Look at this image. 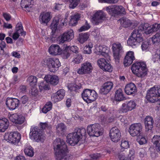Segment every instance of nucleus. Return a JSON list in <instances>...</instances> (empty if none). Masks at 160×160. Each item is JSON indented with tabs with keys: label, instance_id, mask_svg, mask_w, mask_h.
<instances>
[{
	"label": "nucleus",
	"instance_id": "obj_19",
	"mask_svg": "<svg viewBox=\"0 0 160 160\" xmlns=\"http://www.w3.org/2000/svg\"><path fill=\"white\" fill-rule=\"evenodd\" d=\"M113 56L116 61L118 62L120 58V53L122 52V47L119 43H114L112 45Z\"/></svg>",
	"mask_w": 160,
	"mask_h": 160
},
{
	"label": "nucleus",
	"instance_id": "obj_61",
	"mask_svg": "<svg viewBox=\"0 0 160 160\" xmlns=\"http://www.w3.org/2000/svg\"><path fill=\"white\" fill-rule=\"evenodd\" d=\"M149 46L148 43V42H145L142 43L141 46L142 48V50H146Z\"/></svg>",
	"mask_w": 160,
	"mask_h": 160
},
{
	"label": "nucleus",
	"instance_id": "obj_37",
	"mask_svg": "<svg viewBox=\"0 0 160 160\" xmlns=\"http://www.w3.org/2000/svg\"><path fill=\"white\" fill-rule=\"evenodd\" d=\"M46 81L41 82L39 85L40 91L47 90L49 89V87Z\"/></svg>",
	"mask_w": 160,
	"mask_h": 160
},
{
	"label": "nucleus",
	"instance_id": "obj_36",
	"mask_svg": "<svg viewBox=\"0 0 160 160\" xmlns=\"http://www.w3.org/2000/svg\"><path fill=\"white\" fill-rule=\"evenodd\" d=\"M69 46L66 47L62 52L61 51V55L63 58L67 59L70 56V53L69 50Z\"/></svg>",
	"mask_w": 160,
	"mask_h": 160
},
{
	"label": "nucleus",
	"instance_id": "obj_54",
	"mask_svg": "<svg viewBox=\"0 0 160 160\" xmlns=\"http://www.w3.org/2000/svg\"><path fill=\"white\" fill-rule=\"evenodd\" d=\"M56 93L58 94L59 99H62L64 97L65 94V91L62 89H60Z\"/></svg>",
	"mask_w": 160,
	"mask_h": 160
},
{
	"label": "nucleus",
	"instance_id": "obj_38",
	"mask_svg": "<svg viewBox=\"0 0 160 160\" xmlns=\"http://www.w3.org/2000/svg\"><path fill=\"white\" fill-rule=\"evenodd\" d=\"M80 18V16L78 14L75 15L71 17L70 23L72 26H75L77 23L78 21Z\"/></svg>",
	"mask_w": 160,
	"mask_h": 160
},
{
	"label": "nucleus",
	"instance_id": "obj_51",
	"mask_svg": "<svg viewBox=\"0 0 160 160\" xmlns=\"http://www.w3.org/2000/svg\"><path fill=\"white\" fill-rule=\"evenodd\" d=\"M137 141L140 145H142L146 143L147 140L146 138L142 136H138V138L137 139Z\"/></svg>",
	"mask_w": 160,
	"mask_h": 160
},
{
	"label": "nucleus",
	"instance_id": "obj_48",
	"mask_svg": "<svg viewBox=\"0 0 160 160\" xmlns=\"http://www.w3.org/2000/svg\"><path fill=\"white\" fill-rule=\"evenodd\" d=\"M16 119L15 123L17 124H21L24 122L25 120V118L22 115H18V118Z\"/></svg>",
	"mask_w": 160,
	"mask_h": 160
},
{
	"label": "nucleus",
	"instance_id": "obj_30",
	"mask_svg": "<svg viewBox=\"0 0 160 160\" xmlns=\"http://www.w3.org/2000/svg\"><path fill=\"white\" fill-rule=\"evenodd\" d=\"M97 50L98 52V54L102 55L105 57L108 56V50L107 47L105 46H99Z\"/></svg>",
	"mask_w": 160,
	"mask_h": 160
},
{
	"label": "nucleus",
	"instance_id": "obj_31",
	"mask_svg": "<svg viewBox=\"0 0 160 160\" xmlns=\"http://www.w3.org/2000/svg\"><path fill=\"white\" fill-rule=\"evenodd\" d=\"M32 0H22L21 2V5L22 8H25L28 11H30L31 7Z\"/></svg>",
	"mask_w": 160,
	"mask_h": 160
},
{
	"label": "nucleus",
	"instance_id": "obj_52",
	"mask_svg": "<svg viewBox=\"0 0 160 160\" xmlns=\"http://www.w3.org/2000/svg\"><path fill=\"white\" fill-rule=\"evenodd\" d=\"M90 28V26L89 24L88 23L87 21H86L85 24L82 27L79 29V31L80 32H82Z\"/></svg>",
	"mask_w": 160,
	"mask_h": 160
},
{
	"label": "nucleus",
	"instance_id": "obj_40",
	"mask_svg": "<svg viewBox=\"0 0 160 160\" xmlns=\"http://www.w3.org/2000/svg\"><path fill=\"white\" fill-rule=\"evenodd\" d=\"M25 154L28 156L32 157L34 155L33 149L31 146L25 148L24 150Z\"/></svg>",
	"mask_w": 160,
	"mask_h": 160
},
{
	"label": "nucleus",
	"instance_id": "obj_25",
	"mask_svg": "<svg viewBox=\"0 0 160 160\" xmlns=\"http://www.w3.org/2000/svg\"><path fill=\"white\" fill-rule=\"evenodd\" d=\"M125 92L128 95H131L137 92V88L135 84L130 83L126 85L124 88Z\"/></svg>",
	"mask_w": 160,
	"mask_h": 160
},
{
	"label": "nucleus",
	"instance_id": "obj_13",
	"mask_svg": "<svg viewBox=\"0 0 160 160\" xmlns=\"http://www.w3.org/2000/svg\"><path fill=\"white\" fill-rule=\"evenodd\" d=\"M107 19L106 14L102 11H99L95 13L92 17V22L95 25L102 23Z\"/></svg>",
	"mask_w": 160,
	"mask_h": 160
},
{
	"label": "nucleus",
	"instance_id": "obj_59",
	"mask_svg": "<svg viewBox=\"0 0 160 160\" xmlns=\"http://www.w3.org/2000/svg\"><path fill=\"white\" fill-rule=\"evenodd\" d=\"M3 16L5 19L7 21H9L11 18V16L10 14L7 13H3Z\"/></svg>",
	"mask_w": 160,
	"mask_h": 160
},
{
	"label": "nucleus",
	"instance_id": "obj_64",
	"mask_svg": "<svg viewBox=\"0 0 160 160\" xmlns=\"http://www.w3.org/2000/svg\"><path fill=\"white\" fill-rule=\"evenodd\" d=\"M152 32H153V30L152 28V26H149V25L146 31H145V33L146 34H149Z\"/></svg>",
	"mask_w": 160,
	"mask_h": 160
},
{
	"label": "nucleus",
	"instance_id": "obj_16",
	"mask_svg": "<svg viewBox=\"0 0 160 160\" xmlns=\"http://www.w3.org/2000/svg\"><path fill=\"white\" fill-rule=\"evenodd\" d=\"M98 64L100 68L105 71L111 72L112 71V68L111 64L108 63L106 59L101 58L97 61Z\"/></svg>",
	"mask_w": 160,
	"mask_h": 160
},
{
	"label": "nucleus",
	"instance_id": "obj_34",
	"mask_svg": "<svg viewBox=\"0 0 160 160\" xmlns=\"http://www.w3.org/2000/svg\"><path fill=\"white\" fill-rule=\"evenodd\" d=\"M69 90L72 91L78 92L81 89V85L80 84L77 85L76 84H72L68 86Z\"/></svg>",
	"mask_w": 160,
	"mask_h": 160
},
{
	"label": "nucleus",
	"instance_id": "obj_35",
	"mask_svg": "<svg viewBox=\"0 0 160 160\" xmlns=\"http://www.w3.org/2000/svg\"><path fill=\"white\" fill-rule=\"evenodd\" d=\"M122 25L125 28H127L130 26L132 24L131 22L128 18H123L118 20Z\"/></svg>",
	"mask_w": 160,
	"mask_h": 160
},
{
	"label": "nucleus",
	"instance_id": "obj_11",
	"mask_svg": "<svg viewBox=\"0 0 160 160\" xmlns=\"http://www.w3.org/2000/svg\"><path fill=\"white\" fill-rule=\"evenodd\" d=\"M47 65L49 71L51 72H54L61 66V63L59 59L54 58H50L46 60Z\"/></svg>",
	"mask_w": 160,
	"mask_h": 160
},
{
	"label": "nucleus",
	"instance_id": "obj_12",
	"mask_svg": "<svg viewBox=\"0 0 160 160\" xmlns=\"http://www.w3.org/2000/svg\"><path fill=\"white\" fill-rule=\"evenodd\" d=\"M136 104L134 101L130 100L122 104L121 107L118 110V112L120 113H126L128 111H131L135 109Z\"/></svg>",
	"mask_w": 160,
	"mask_h": 160
},
{
	"label": "nucleus",
	"instance_id": "obj_32",
	"mask_svg": "<svg viewBox=\"0 0 160 160\" xmlns=\"http://www.w3.org/2000/svg\"><path fill=\"white\" fill-rule=\"evenodd\" d=\"M115 98L116 101H121L123 100L124 98L122 90L119 89L115 92Z\"/></svg>",
	"mask_w": 160,
	"mask_h": 160
},
{
	"label": "nucleus",
	"instance_id": "obj_22",
	"mask_svg": "<svg viewBox=\"0 0 160 160\" xmlns=\"http://www.w3.org/2000/svg\"><path fill=\"white\" fill-rule=\"evenodd\" d=\"M113 85L112 82H107L104 83L100 90V92L103 94H106L109 92Z\"/></svg>",
	"mask_w": 160,
	"mask_h": 160
},
{
	"label": "nucleus",
	"instance_id": "obj_5",
	"mask_svg": "<svg viewBox=\"0 0 160 160\" xmlns=\"http://www.w3.org/2000/svg\"><path fill=\"white\" fill-rule=\"evenodd\" d=\"M87 130L89 135L92 137H98L102 135L103 131V128L98 123L88 125Z\"/></svg>",
	"mask_w": 160,
	"mask_h": 160
},
{
	"label": "nucleus",
	"instance_id": "obj_27",
	"mask_svg": "<svg viewBox=\"0 0 160 160\" xmlns=\"http://www.w3.org/2000/svg\"><path fill=\"white\" fill-rule=\"evenodd\" d=\"M152 142L156 150L160 152V136L154 135L152 139Z\"/></svg>",
	"mask_w": 160,
	"mask_h": 160
},
{
	"label": "nucleus",
	"instance_id": "obj_41",
	"mask_svg": "<svg viewBox=\"0 0 160 160\" xmlns=\"http://www.w3.org/2000/svg\"><path fill=\"white\" fill-rule=\"evenodd\" d=\"M59 21L58 18H55L53 19L51 25L52 31H55L57 29Z\"/></svg>",
	"mask_w": 160,
	"mask_h": 160
},
{
	"label": "nucleus",
	"instance_id": "obj_58",
	"mask_svg": "<svg viewBox=\"0 0 160 160\" xmlns=\"http://www.w3.org/2000/svg\"><path fill=\"white\" fill-rule=\"evenodd\" d=\"M100 2H107L109 3H115L117 2L118 0H98Z\"/></svg>",
	"mask_w": 160,
	"mask_h": 160
},
{
	"label": "nucleus",
	"instance_id": "obj_63",
	"mask_svg": "<svg viewBox=\"0 0 160 160\" xmlns=\"http://www.w3.org/2000/svg\"><path fill=\"white\" fill-rule=\"evenodd\" d=\"M118 158L120 160H131L130 158L126 157L124 155L122 154H120Z\"/></svg>",
	"mask_w": 160,
	"mask_h": 160
},
{
	"label": "nucleus",
	"instance_id": "obj_24",
	"mask_svg": "<svg viewBox=\"0 0 160 160\" xmlns=\"http://www.w3.org/2000/svg\"><path fill=\"white\" fill-rule=\"evenodd\" d=\"M44 79L47 82L53 85H57L59 80L58 77L55 75H47L45 77Z\"/></svg>",
	"mask_w": 160,
	"mask_h": 160
},
{
	"label": "nucleus",
	"instance_id": "obj_4",
	"mask_svg": "<svg viewBox=\"0 0 160 160\" xmlns=\"http://www.w3.org/2000/svg\"><path fill=\"white\" fill-rule=\"evenodd\" d=\"M146 98L148 101L154 103L157 102L160 98V86H154L147 92Z\"/></svg>",
	"mask_w": 160,
	"mask_h": 160
},
{
	"label": "nucleus",
	"instance_id": "obj_18",
	"mask_svg": "<svg viewBox=\"0 0 160 160\" xmlns=\"http://www.w3.org/2000/svg\"><path fill=\"white\" fill-rule=\"evenodd\" d=\"M92 69V67L91 63L88 62H86L82 64L81 67L77 71V72L80 74L89 73Z\"/></svg>",
	"mask_w": 160,
	"mask_h": 160
},
{
	"label": "nucleus",
	"instance_id": "obj_29",
	"mask_svg": "<svg viewBox=\"0 0 160 160\" xmlns=\"http://www.w3.org/2000/svg\"><path fill=\"white\" fill-rule=\"evenodd\" d=\"M9 125V122L6 118L0 119V132H4L8 128Z\"/></svg>",
	"mask_w": 160,
	"mask_h": 160
},
{
	"label": "nucleus",
	"instance_id": "obj_3",
	"mask_svg": "<svg viewBox=\"0 0 160 160\" xmlns=\"http://www.w3.org/2000/svg\"><path fill=\"white\" fill-rule=\"evenodd\" d=\"M133 73L139 78H143L147 74L148 69L144 62H137L133 63L131 67Z\"/></svg>",
	"mask_w": 160,
	"mask_h": 160
},
{
	"label": "nucleus",
	"instance_id": "obj_60",
	"mask_svg": "<svg viewBox=\"0 0 160 160\" xmlns=\"http://www.w3.org/2000/svg\"><path fill=\"white\" fill-rule=\"evenodd\" d=\"M69 49H70L71 51H72V52L77 53L78 52V48L76 46H72L70 47L69 46Z\"/></svg>",
	"mask_w": 160,
	"mask_h": 160
},
{
	"label": "nucleus",
	"instance_id": "obj_62",
	"mask_svg": "<svg viewBox=\"0 0 160 160\" xmlns=\"http://www.w3.org/2000/svg\"><path fill=\"white\" fill-rule=\"evenodd\" d=\"M28 98L26 95L23 96L21 99V101L22 103L25 104L28 102Z\"/></svg>",
	"mask_w": 160,
	"mask_h": 160
},
{
	"label": "nucleus",
	"instance_id": "obj_33",
	"mask_svg": "<svg viewBox=\"0 0 160 160\" xmlns=\"http://www.w3.org/2000/svg\"><path fill=\"white\" fill-rule=\"evenodd\" d=\"M16 32L20 35L25 36L26 35V32L23 31L22 24L21 22L18 23L16 25Z\"/></svg>",
	"mask_w": 160,
	"mask_h": 160
},
{
	"label": "nucleus",
	"instance_id": "obj_6",
	"mask_svg": "<svg viewBox=\"0 0 160 160\" xmlns=\"http://www.w3.org/2000/svg\"><path fill=\"white\" fill-rule=\"evenodd\" d=\"M82 96L84 101L89 103L96 100L98 97V94L94 90L86 89L82 93Z\"/></svg>",
	"mask_w": 160,
	"mask_h": 160
},
{
	"label": "nucleus",
	"instance_id": "obj_49",
	"mask_svg": "<svg viewBox=\"0 0 160 160\" xmlns=\"http://www.w3.org/2000/svg\"><path fill=\"white\" fill-rule=\"evenodd\" d=\"M92 47V44H89L88 45H86L84 48V53L85 54H90L91 53V48Z\"/></svg>",
	"mask_w": 160,
	"mask_h": 160
},
{
	"label": "nucleus",
	"instance_id": "obj_21",
	"mask_svg": "<svg viewBox=\"0 0 160 160\" xmlns=\"http://www.w3.org/2000/svg\"><path fill=\"white\" fill-rule=\"evenodd\" d=\"M135 59L133 52L131 51L128 52L124 59L123 64L125 66H128L130 65Z\"/></svg>",
	"mask_w": 160,
	"mask_h": 160
},
{
	"label": "nucleus",
	"instance_id": "obj_17",
	"mask_svg": "<svg viewBox=\"0 0 160 160\" xmlns=\"http://www.w3.org/2000/svg\"><path fill=\"white\" fill-rule=\"evenodd\" d=\"M109 136L112 142H117L119 140L121 136L120 131L117 127H113L110 130Z\"/></svg>",
	"mask_w": 160,
	"mask_h": 160
},
{
	"label": "nucleus",
	"instance_id": "obj_8",
	"mask_svg": "<svg viewBox=\"0 0 160 160\" xmlns=\"http://www.w3.org/2000/svg\"><path fill=\"white\" fill-rule=\"evenodd\" d=\"M137 31H133L131 33V36L130 37L127 41L128 44L134 48L136 47L138 43L142 42L143 40L142 36H140V34H137Z\"/></svg>",
	"mask_w": 160,
	"mask_h": 160
},
{
	"label": "nucleus",
	"instance_id": "obj_39",
	"mask_svg": "<svg viewBox=\"0 0 160 160\" xmlns=\"http://www.w3.org/2000/svg\"><path fill=\"white\" fill-rule=\"evenodd\" d=\"M89 38L88 35L86 33H81L79 35L78 40L79 42L83 43L86 41Z\"/></svg>",
	"mask_w": 160,
	"mask_h": 160
},
{
	"label": "nucleus",
	"instance_id": "obj_9",
	"mask_svg": "<svg viewBox=\"0 0 160 160\" xmlns=\"http://www.w3.org/2000/svg\"><path fill=\"white\" fill-rule=\"evenodd\" d=\"M21 138L20 134L17 132L5 133L4 139L7 142L15 144L18 143Z\"/></svg>",
	"mask_w": 160,
	"mask_h": 160
},
{
	"label": "nucleus",
	"instance_id": "obj_55",
	"mask_svg": "<svg viewBox=\"0 0 160 160\" xmlns=\"http://www.w3.org/2000/svg\"><path fill=\"white\" fill-rule=\"evenodd\" d=\"M30 93L34 97L36 96L38 94V92L37 88L34 87H33L30 91Z\"/></svg>",
	"mask_w": 160,
	"mask_h": 160
},
{
	"label": "nucleus",
	"instance_id": "obj_50",
	"mask_svg": "<svg viewBox=\"0 0 160 160\" xmlns=\"http://www.w3.org/2000/svg\"><path fill=\"white\" fill-rule=\"evenodd\" d=\"M18 115L17 113H15L12 114H9L8 116L9 117L10 120L13 123H15L16 120V119L18 118Z\"/></svg>",
	"mask_w": 160,
	"mask_h": 160
},
{
	"label": "nucleus",
	"instance_id": "obj_2",
	"mask_svg": "<svg viewBox=\"0 0 160 160\" xmlns=\"http://www.w3.org/2000/svg\"><path fill=\"white\" fill-rule=\"evenodd\" d=\"M86 132V129L83 128H76L74 131L69 133L67 136V142L72 146L77 144L83 135Z\"/></svg>",
	"mask_w": 160,
	"mask_h": 160
},
{
	"label": "nucleus",
	"instance_id": "obj_45",
	"mask_svg": "<svg viewBox=\"0 0 160 160\" xmlns=\"http://www.w3.org/2000/svg\"><path fill=\"white\" fill-rule=\"evenodd\" d=\"M27 80L31 85L35 86L36 85L37 79L36 77L31 76L28 78Z\"/></svg>",
	"mask_w": 160,
	"mask_h": 160
},
{
	"label": "nucleus",
	"instance_id": "obj_57",
	"mask_svg": "<svg viewBox=\"0 0 160 160\" xmlns=\"http://www.w3.org/2000/svg\"><path fill=\"white\" fill-rule=\"evenodd\" d=\"M143 24H141L138 27V28L137 29H135L133 31H137V34L136 33V34H140V36H142L141 32L142 31H143Z\"/></svg>",
	"mask_w": 160,
	"mask_h": 160
},
{
	"label": "nucleus",
	"instance_id": "obj_47",
	"mask_svg": "<svg viewBox=\"0 0 160 160\" xmlns=\"http://www.w3.org/2000/svg\"><path fill=\"white\" fill-rule=\"evenodd\" d=\"M121 150L124 151L125 149H127L129 147V142L126 140H123L122 141L121 144Z\"/></svg>",
	"mask_w": 160,
	"mask_h": 160
},
{
	"label": "nucleus",
	"instance_id": "obj_28",
	"mask_svg": "<svg viewBox=\"0 0 160 160\" xmlns=\"http://www.w3.org/2000/svg\"><path fill=\"white\" fill-rule=\"evenodd\" d=\"M154 121L152 117L147 116L145 119V124L147 130H151L153 127Z\"/></svg>",
	"mask_w": 160,
	"mask_h": 160
},
{
	"label": "nucleus",
	"instance_id": "obj_44",
	"mask_svg": "<svg viewBox=\"0 0 160 160\" xmlns=\"http://www.w3.org/2000/svg\"><path fill=\"white\" fill-rule=\"evenodd\" d=\"M82 60V57L81 54L78 53L75 55L72 62L75 64L80 63Z\"/></svg>",
	"mask_w": 160,
	"mask_h": 160
},
{
	"label": "nucleus",
	"instance_id": "obj_46",
	"mask_svg": "<svg viewBox=\"0 0 160 160\" xmlns=\"http://www.w3.org/2000/svg\"><path fill=\"white\" fill-rule=\"evenodd\" d=\"M152 41L153 43L160 42V31L152 37Z\"/></svg>",
	"mask_w": 160,
	"mask_h": 160
},
{
	"label": "nucleus",
	"instance_id": "obj_7",
	"mask_svg": "<svg viewBox=\"0 0 160 160\" xmlns=\"http://www.w3.org/2000/svg\"><path fill=\"white\" fill-rule=\"evenodd\" d=\"M42 133V131L37 127L32 126L29 133L30 137L36 142H43L45 138Z\"/></svg>",
	"mask_w": 160,
	"mask_h": 160
},
{
	"label": "nucleus",
	"instance_id": "obj_23",
	"mask_svg": "<svg viewBox=\"0 0 160 160\" xmlns=\"http://www.w3.org/2000/svg\"><path fill=\"white\" fill-rule=\"evenodd\" d=\"M52 16L50 12L41 13L39 17V20L41 24H46L49 22Z\"/></svg>",
	"mask_w": 160,
	"mask_h": 160
},
{
	"label": "nucleus",
	"instance_id": "obj_42",
	"mask_svg": "<svg viewBox=\"0 0 160 160\" xmlns=\"http://www.w3.org/2000/svg\"><path fill=\"white\" fill-rule=\"evenodd\" d=\"M66 129L65 125L62 123H61L58 125L57 127V132L61 134L63 133Z\"/></svg>",
	"mask_w": 160,
	"mask_h": 160
},
{
	"label": "nucleus",
	"instance_id": "obj_14",
	"mask_svg": "<svg viewBox=\"0 0 160 160\" xmlns=\"http://www.w3.org/2000/svg\"><path fill=\"white\" fill-rule=\"evenodd\" d=\"M142 129V126L141 123H134L130 126L129 132L132 137L138 136L141 133Z\"/></svg>",
	"mask_w": 160,
	"mask_h": 160
},
{
	"label": "nucleus",
	"instance_id": "obj_53",
	"mask_svg": "<svg viewBox=\"0 0 160 160\" xmlns=\"http://www.w3.org/2000/svg\"><path fill=\"white\" fill-rule=\"evenodd\" d=\"M101 120L102 122L105 123H107L112 122L113 120L112 118L110 119L103 115H102L101 117Z\"/></svg>",
	"mask_w": 160,
	"mask_h": 160
},
{
	"label": "nucleus",
	"instance_id": "obj_1",
	"mask_svg": "<svg viewBox=\"0 0 160 160\" xmlns=\"http://www.w3.org/2000/svg\"><path fill=\"white\" fill-rule=\"evenodd\" d=\"M55 158L57 160H67V147L63 140L57 138L53 142Z\"/></svg>",
	"mask_w": 160,
	"mask_h": 160
},
{
	"label": "nucleus",
	"instance_id": "obj_15",
	"mask_svg": "<svg viewBox=\"0 0 160 160\" xmlns=\"http://www.w3.org/2000/svg\"><path fill=\"white\" fill-rule=\"evenodd\" d=\"M74 37L73 30L70 29L64 32L59 38V42L63 43L66 41H69L72 39Z\"/></svg>",
	"mask_w": 160,
	"mask_h": 160
},
{
	"label": "nucleus",
	"instance_id": "obj_43",
	"mask_svg": "<svg viewBox=\"0 0 160 160\" xmlns=\"http://www.w3.org/2000/svg\"><path fill=\"white\" fill-rule=\"evenodd\" d=\"M152 60L154 62L158 60L160 61V47L156 50L155 54L152 55Z\"/></svg>",
	"mask_w": 160,
	"mask_h": 160
},
{
	"label": "nucleus",
	"instance_id": "obj_56",
	"mask_svg": "<svg viewBox=\"0 0 160 160\" xmlns=\"http://www.w3.org/2000/svg\"><path fill=\"white\" fill-rule=\"evenodd\" d=\"M58 96V94L57 93H55L51 97L52 101L54 102H57L62 100L61 99H59V97Z\"/></svg>",
	"mask_w": 160,
	"mask_h": 160
},
{
	"label": "nucleus",
	"instance_id": "obj_20",
	"mask_svg": "<svg viewBox=\"0 0 160 160\" xmlns=\"http://www.w3.org/2000/svg\"><path fill=\"white\" fill-rule=\"evenodd\" d=\"M19 103V100L15 98H8L6 102V105L11 110H14L18 107Z\"/></svg>",
	"mask_w": 160,
	"mask_h": 160
},
{
	"label": "nucleus",
	"instance_id": "obj_10",
	"mask_svg": "<svg viewBox=\"0 0 160 160\" xmlns=\"http://www.w3.org/2000/svg\"><path fill=\"white\" fill-rule=\"evenodd\" d=\"M106 10L109 14L112 15L125 14L126 13L124 8L121 5L109 6L106 7Z\"/></svg>",
	"mask_w": 160,
	"mask_h": 160
},
{
	"label": "nucleus",
	"instance_id": "obj_26",
	"mask_svg": "<svg viewBox=\"0 0 160 160\" xmlns=\"http://www.w3.org/2000/svg\"><path fill=\"white\" fill-rule=\"evenodd\" d=\"M62 49L57 44H52L49 48L48 51L50 54L56 55L61 53Z\"/></svg>",
	"mask_w": 160,
	"mask_h": 160
}]
</instances>
